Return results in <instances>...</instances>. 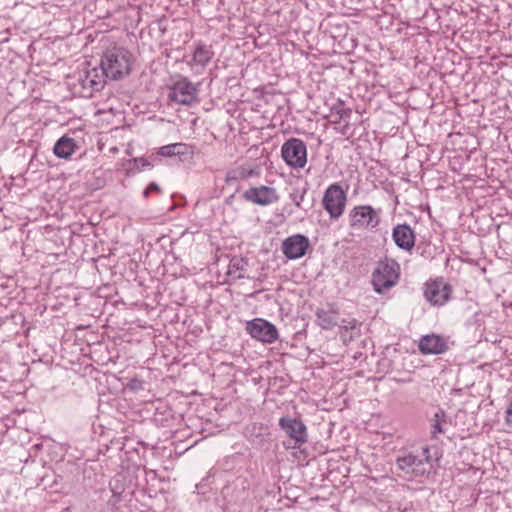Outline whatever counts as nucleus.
<instances>
[{
	"mask_svg": "<svg viewBox=\"0 0 512 512\" xmlns=\"http://www.w3.org/2000/svg\"><path fill=\"white\" fill-rule=\"evenodd\" d=\"M392 238L395 244L403 250H411L415 245V234L407 224H399L393 229Z\"/></svg>",
	"mask_w": 512,
	"mask_h": 512,
	"instance_id": "obj_15",
	"label": "nucleus"
},
{
	"mask_svg": "<svg viewBox=\"0 0 512 512\" xmlns=\"http://www.w3.org/2000/svg\"><path fill=\"white\" fill-rule=\"evenodd\" d=\"M152 164L148 161V159L144 157L134 158L130 161V167L128 168V173H137L145 168H151Z\"/></svg>",
	"mask_w": 512,
	"mask_h": 512,
	"instance_id": "obj_26",
	"label": "nucleus"
},
{
	"mask_svg": "<svg viewBox=\"0 0 512 512\" xmlns=\"http://www.w3.org/2000/svg\"><path fill=\"white\" fill-rule=\"evenodd\" d=\"M213 57L214 51L212 50V46L203 42H197L192 57L187 61V64L192 68L196 67L197 73H200L211 62Z\"/></svg>",
	"mask_w": 512,
	"mask_h": 512,
	"instance_id": "obj_12",
	"label": "nucleus"
},
{
	"mask_svg": "<svg viewBox=\"0 0 512 512\" xmlns=\"http://www.w3.org/2000/svg\"><path fill=\"white\" fill-rule=\"evenodd\" d=\"M452 287L443 278L429 280L424 284L423 295L432 306L441 307L451 298Z\"/></svg>",
	"mask_w": 512,
	"mask_h": 512,
	"instance_id": "obj_5",
	"label": "nucleus"
},
{
	"mask_svg": "<svg viewBox=\"0 0 512 512\" xmlns=\"http://www.w3.org/2000/svg\"><path fill=\"white\" fill-rule=\"evenodd\" d=\"M281 156L285 163L295 169L305 167L307 163V147L303 140L290 138L281 147Z\"/></svg>",
	"mask_w": 512,
	"mask_h": 512,
	"instance_id": "obj_3",
	"label": "nucleus"
},
{
	"mask_svg": "<svg viewBox=\"0 0 512 512\" xmlns=\"http://www.w3.org/2000/svg\"><path fill=\"white\" fill-rule=\"evenodd\" d=\"M447 425V416L443 410H438L434 417L431 419V436L434 439L438 438L439 434L445 432Z\"/></svg>",
	"mask_w": 512,
	"mask_h": 512,
	"instance_id": "obj_21",
	"label": "nucleus"
},
{
	"mask_svg": "<svg viewBox=\"0 0 512 512\" xmlns=\"http://www.w3.org/2000/svg\"><path fill=\"white\" fill-rule=\"evenodd\" d=\"M306 194V189H294L293 192L290 193L289 197L294 202L295 206L300 208L301 203L304 200Z\"/></svg>",
	"mask_w": 512,
	"mask_h": 512,
	"instance_id": "obj_27",
	"label": "nucleus"
},
{
	"mask_svg": "<svg viewBox=\"0 0 512 512\" xmlns=\"http://www.w3.org/2000/svg\"><path fill=\"white\" fill-rule=\"evenodd\" d=\"M380 221V212L371 206H357L350 212V226L353 228L373 229Z\"/></svg>",
	"mask_w": 512,
	"mask_h": 512,
	"instance_id": "obj_8",
	"label": "nucleus"
},
{
	"mask_svg": "<svg viewBox=\"0 0 512 512\" xmlns=\"http://www.w3.org/2000/svg\"><path fill=\"white\" fill-rule=\"evenodd\" d=\"M144 385H145V382L143 380L138 379V378H133V379L129 380L127 387L131 391L136 392V391L144 390Z\"/></svg>",
	"mask_w": 512,
	"mask_h": 512,
	"instance_id": "obj_28",
	"label": "nucleus"
},
{
	"mask_svg": "<svg viewBox=\"0 0 512 512\" xmlns=\"http://www.w3.org/2000/svg\"><path fill=\"white\" fill-rule=\"evenodd\" d=\"M400 265L395 260L386 259V289L397 284L400 278Z\"/></svg>",
	"mask_w": 512,
	"mask_h": 512,
	"instance_id": "obj_20",
	"label": "nucleus"
},
{
	"mask_svg": "<svg viewBox=\"0 0 512 512\" xmlns=\"http://www.w3.org/2000/svg\"><path fill=\"white\" fill-rule=\"evenodd\" d=\"M246 332L253 338L263 343H274L278 337V330L274 324L262 319L255 318L246 323Z\"/></svg>",
	"mask_w": 512,
	"mask_h": 512,
	"instance_id": "obj_7",
	"label": "nucleus"
},
{
	"mask_svg": "<svg viewBox=\"0 0 512 512\" xmlns=\"http://www.w3.org/2000/svg\"><path fill=\"white\" fill-rule=\"evenodd\" d=\"M86 71L92 80L94 90H97L98 92L101 91L105 87L106 80L109 78L108 75H106V71H104L101 66L100 68L93 67Z\"/></svg>",
	"mask_w": 512,
	"mask_h": 512,
	"instance_id": "obj_22",
	"label": "nucleus"
},
{
	"mask_svg": "<svg viewBox=\"0 0 512 512\" xmlns=\"http://www.w3.org/2000/svg\"><path fill=\"white\" fill-rule=\"evenodd\" d=\"M246 201L260 206H267L279 200V195L275 188L262 185L260 187H251L243 194Z\"/></svg>",
	"mask_w": 512,
	"mask_h": 512,
	"instance_id": "obj_10",
	"label": "nucleus"
},
{
	"mask_svg": "<svg viewBox=\"0 0 512 512\" xmlns=\"http://www.w3.org/2000/svg\"><path fill=\"white\" fill-rule=\"evenodd\" d=\"M132 54L124 47L113 46L105 50L100 66L111 80H119L131 71Z\"/></svg>",
	"mask_w": 512,
	"mask_h": 512,
	"instance_id": "obj_2",
	"label": "nucleus"
},
{
	"mask_svg": "<svg viewBox=\"0 0 512 512\" xmlns=\"http://www.w3.org/2000/svg\"><path fill=\"white\" fill-rule=\"evenodd\" d=\"M95 495H97V500L102 501L103 507L102 512H117L120 503L122 501V493L117 492L113 489H102L100 491H96ZM96 501V499H93Z\"/></svg>",
	"mask_w": 512,
	"mask_h": 512,
	"instance_id": "obj_17",
	"label": "nucleus"
},
{
	"mask_svg": "<svg viewBox=\"0 0 512 512\" xmlns=\"http://www.w3.org/2000/svg\"><path fill=\"white\" fill-rule=\"evenodd\" d=\"M151 193V191H148V188H146L143 192V196L144 198H147L149 196V194Z\"/></svg>",
	"mask_w": 512,
	"mask_h": 512,
	"instance_id": "obj_32",
	"label": "nucleus"
},
{
	"mask_svg": "<svg viewBox=\"0 0 512 512\" xmlns=\"http://www.w3.org/2000/svg\"><path fill=\"white\" fill-rule=\"evenodd\" d=\"M329 309L318 308L315 312L316 323L324 330H331L338 325V310L333 305Z\"/></svg>",
	"mask_w": 512,
	"mask_h": 512,
	"instance_id": "obj_18",
	"label": "nucleus"
},
{
	"mask_svg": "<svg viewBox=\"0 0 512 512\" xmlns=\"http://www.w3.org/2000/svg\"><path fill=\"white\" fill-rule=\"evenodd\" d=\"M396 465L409 480H420L434 472L433 459L427 446L401 452Z\"/></svg>",
	"mask_w": 512,
	"mask_h": 512,
	"instance_id": "obj_1",
	"label": "nucleus"
},
{
	"mask_svg": "<svg viewBox=\"0 0 512 512\" xmlns=\"http://www.w3.org/2000/svg\"><path fill=\"white\" fill-rule=\"evenodd\" d=\"M346 193L338 183L331 184L325 190L322 205L331 219H338L345 210Z\"/></svg>",
	"mask_w": 512,
	"mask_h": 512,
	"instance_id": "obj_4",
	"label": "nucleus"
},
{
	"mask_svg": "<svg viewBox=\"0 0 512 512\" xmlns=\"http://www.w3.org/2000/svg\"><path fill=\"white\" fill-rule=\"evenodd\" d=\"M357 324V321L355 319L352 320H342V327L345 329H354Z\"/></svg>",
	"mask_w": 512,
	"mask_h": 512,
	"instance_id": "obj_30",
	"label": "nucleus"
},
{
	"mask_svg": "<svg viewBox=\"0 0 512 512\" xmlns=\"http://www.w3.org/2000/svg\"><path fill=\"white\" fill-rule=\"evenodd\" d=\"M419 350L422 354H442L448 350L445 339L436 334L422 336L419 341Z\"/></svg>",
	"mask_w": 512,
	"mask_h": 512,
	"instance_id": "obj_13",
	"label": "nucleus"
},
{
	"mask_svg": "<svg viewBox=\"0 0 512 512\" xmlns=\"http://www.w3.org/2000/svg\"><path fill=\"white\" fill-rule=\"evenodd\" d=\"M148 191H151V192H159L160 191V187L154 183V182H151L148 186Z\"/></svg>",
	"mask_w": 512,
	"mask_h": 512,
	"instance_id": "obj_31",
	"label": "nucleus"
},
{
	"mask_svg": "<svg viewBox=\"0 0 512 512\" xmlns=\"http://www.w3.org/2000/svg\"><path fill=\"white\" fill-rule=\"evenodd\" d=\"M505 421L507 425L512 427V399L510 400L508 407L506 409Z\"/></svg>",
	"mask_w": 512,
	"mask_h": 512,
	"instance_id": "obj_29",
	"label": "nucleus"
},
{
	"mask_svg": "<svg viewBox=\"0 0 512 512\" xmlns=\"http://www.w3.org/2000/svg\"><path fill=\"white\" fill-rule=\"evenodd\" d=\"M247 265H248V262L246 259L241 258V257H233L229 262L228 274L233 275L238 272V274L235 275V277L237 279L244 278V275L241 272L243 270H245Z\"/></svg>",
	"mask_w": 512,
	"mask_h": 512,
	"instance_id": "obj_24",
	"label": "nucleus"
},
{
	"mask_svg": "<svg viewBox=\"0 0 512 512\" xmlns=\"http://www.w3.org/2000/svg\"><path fill=\"white\" fill-rule=\"evenodd\" d=\"M351 115L352 110L345 107L343 102H339L331 108V122L338 125L339 127L337 129L344 135L347 133V129L349 128Z\"/></svg>",
	"mask_w": 512,
	"mask_h": 512,
	"instance_id": "obj_16",
	"label": "nucleus"
},
{
	"mask_svg": "<svg viewBox=\"0 0 512 512\" xmlns=\"http://www.w3.org/2000/svg\"><path fill=\"white\" fill-rule=\"evenodd\" d=\"M76 147L75 140L64 135L55 143L53 152L58 158L68 159L75 152Z\"/></svg>",
	"mask_w": 512,
	"mask_h": 512,
	"instance_id": "obj_19",
	"label": "nucleus"
},
{
	"mask_svg": "<svg viewBox=\"0 0 512 512\" xmlns=\"http://www.w3.org/2000/svg\"><path fill=\"white\" fill-rule=\"evenodd\" d=\"M279 426L296 444L301 445L307 442V427L301 419L283 416L279 419Z\"/></svg>",
	"mask_w": 512,
	"mask_h": 512,
	"instance_id": "obj_9",
	"label": "nucleus"
},
{
	"mask_svg": "<svg viewBox=\"0 0 512 512\" xmlns=\"http://www.w3.org/2000/svg\"><path fill=\"white\" fill-rule=\"evenodd\" d=\"M197 87L184 77L176 81L169 90L168 99L179 105L190 106L197 100Z\"/></svg>",
	"mask_w": 512,
	"mask_h": 512,
	"instance_id": "obj_6",
	"label": "nucleus"
},
{
	"mask_svg": "<svg viewBox=\"0 0 512 512\" xmlns=\"http://www.w3.org/2000/svg\"><path fill=\"white\" fill-rule=\"evenodd\" d=\"M194 146L187 143H172L160 147L157 154L162 157L178 156L182 161L192 158L194 155Z\"/></svg>",
	"mask_w": 512,
	"mask_h": 512,
	"instance_id": "obj_14",
	"label": "nucleus"
},
{
	"mask_svg": "<svg viewBox=\"0 0 512 512\" xmlns=\"http://www.w3.org/2000/svg\"><path fill=\"white\" fill-rule=\"evenodd\" d=\"M310 246L309 239L302 234H295L286 238L282 243L283 254L288 259L303 257Z\"/></svg>",
	"mask_w": 512,
	"mask_h": 512,
	"instance_id": "obj_11",
	"label": "nucleus"
},
{
	"mask_svg": "<svg viewBox=\"0 0 512 512\" xmlns=\"http://www.w3.org/2000/svg\"><path fill=\"white\" fill-rule=\"evenodd\" d=\"M79 83L83 89V96L85 97H91L94 92H98L94 90V85H92V80L87 71H84V73L80 75Z\"/></svg>",
	"mask_w": 512,
	"mask_h": 512,
	"instance_id": "obj_25",
	"label": "nucleus"
},
{
	"mask_svg": "<svg viewBox=\"0 0 512 512\" xmlns=\"http://www.w3.org/2000/svg\"><path fill=\"white\" fill-rule=\"evenodd\" d=\"M371 284L375 292L382 294L384 292V261L379 260L378 266L372 273Z\"/></svg>",
	"mask_w": 512,
	"mask_h": 512,
	"instance_id": "obj_23",
	"label": "nucleus"
}]
</instances>
